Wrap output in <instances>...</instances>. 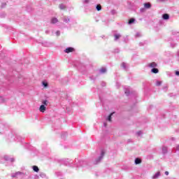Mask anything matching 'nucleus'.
I'll return each instance as SVG.
<instances>
[{"mask_svg":"<svg viewBox=\"0 0 179 179\" xmlns=\"http://www.w3.org/2000/svg\"><path fill=\"white\" fill-rule=\"evenodd\" d=\"M104 155H106V152L104 150H101L100 157L96 160V164L97 163H100V161L103 160V157H104Z\"/></svg>","mask_w":179,"mask_h":179,"instance_id":"1","label":"nucleus"},{"mask_svg":"<svg viewBox=\"0 0 179 179\" xmlns=\"http://www.w3.org/2000/svg\"><path fill=\"white\" fill-rule=\"evenodd\" d=\"M73 51H75V49H73V48L69 47L64 50V52L69 54V52H73Z\"/></svg>","mask_w":179,"mask_h":179,"instance_id":"2","label":"nucleus"},{"mask_svg":"<svg viewBox=\"0 0 179 179\" xmlns=\"http://www.w3.org/2000/svg\"><path fill=\"white\" fill-rule=\"evenodd\" d=\"M20 174H23V173H22V172H20V171H18V172L12 173V174H11V177H12L13 178H15V177H17L18 176H20Z\"/></svg>","mask_w":179,"mask_h":179,"instance_id":"3","label":"nucleus"},{"mask_svg":"<svg viewBox=\"0 0 179 179\" xmlns=\"http://www.w3.org/2000/svg\"><path fill=\"white\" fill-rule=\"evenodd\" d=\"M162 19L164 20H169L170 19V15L167 13L163 14L162 15Z\"/></svg>","mask_w":179,"mask_h":179,"instance_id":"4","label":"nucleus"},{"mask_svg":"<svg viewBox=\"0 0 179 179\" xmlns=\"http://www.w3.org/2000/svg\"><path fill=\"white\" fill-rule=\"evenodd\" d=\"M148 66L150 68H152V69L156 68L157 66V64H156V62H153L152 63L148 64Z\"/></svg>","mask_w":179,"mask_h":179,"instance_id":"5","label":"nucleus"},{"mask_svg":"<svg viewBox=\"0 0 179 179\" xmlns=\"http://www.w3.org/2000/svg\"><path fill=\"white\" fill-rule=\"evenodd\" d=\"M5 160H6L7 162H11V163H13V162H15V159L14 158H9L8 156H5L4 157Z\"/></svg>","mask_w":179,"mask_h":179,"instance_id":"6","label":"nucleus"},{"mask_svg":"<svg viewBox=\"0 0 179 179\" xmlns=\"http://www.w3.org/2000/svg\"><path fill=\"white\" fill-rule=\"evenodd\" d=\"M161 176L160 171H157L153 176H152V179H157L159 178Z\"/></svg>","mask_w":179,"mask_h":179,"instance_id":"7","label":"nucleus"},{"mask_svg":"<svg viewBox=\"0 0 179 179\" xmlns=\"http://www.w3.org/2000/svg\"><path fill=\"white\" fill-rule=\"evenodd\" d=\"M144 8L145 9H150V8H152V4H150V3H145Z\"/></svg>","mask_w":179,"mask_h":179,"instance_id":"8","label":"nucleus"},{"mask_svg":"<svg viewBox=\"0 0 179 179\" xmlns=\"http://www.w3.org/2000/svg\"><path fill=\"white\" fill-rule=\"evenodd\" d=\"M50 23L52 24H55V23H58V20L57 19V17H52L51 19Z\"/></svg>","mask_w":179,"mask_h":179,"instance_id":"9","label":"nucleus"},{"mask_svg":"<svg viewBox=\"0 0 179 179\" xmlns=\"http://www.w3.org/2000/svg\"><path fill=\"white\" fill-rule=\"evenodd\" d=\"M46 110L45 106L44 105H41L39 108V111H41V113H44Z\"/></svg>","mask_w":179,"mask_h":179,"instance_id":"10","label":"nucleus"},{"mask_svg":"<svg viewBox=\"0 0 179 179\" xmlns=\"http://www.w3.org/2000/svg\"><path fill=\"white\" fill-rule=\"evenodd\" d=\"M64 165L65 166H71V164H72V162H71V160H69V159H65L64 161Z\"/></svg>","mask_w":179,"mask_h":179,"instance_id":"11","label":"nucleus"},{"mask_svg":"<svg viewBox=\"0 0 179 179\" xmlns=\"http://www.w3.org/2000/svg\"><path fill=\"white\" fill-rule=\"evenodd\" d=\"M114 37H115V41H117L119 38H121V34H115Z\"/></svg>","mask_w":179,"mask_h":179,"instance_id":"12","label":"nucleus"},{"mask_svg":"<svg viewBox=\"0 0 179 179\" xmlns=\"http://www.w3.org/2000/svg\"><path fill=\"white\" fill-rule=\"evenodd\" d=\"M135 164H141L142 163V159L140 158H136L134 161Z\"/></svg>","mask_w":179,"mask_h":179,"instance_id":"13","label":"nucleus"},{"mask_svg":"<svg viewBox=\"0 0 179 179\" xmlns=\"http://www.w3.org/2000/svg\"><path fill=\"white\" fill-rule=\"evenodd\" d=\"M151 72L152 73H159V69H157L156 67L153 68L151 69Z\"/></svg>","mask_w":179,"mask_h":179,"instance_id":"14","label":"nucleus"},{"mask_svg":"<svg viewBox=\"0 0 179 179\" xmlns=\"http://www.w3.org/2000/svg\"><path fill=\"white\" fill-rule=\"evenodd\" d=\"M32 169H33L34 171H35L36 173H38V171H40V169H38V166H33Z\"/></svg>","mask_w":179,"mask_h":179,"instance_id":"15","label":"nucleus"},{"mask_svg":"<svg viewBox=\"0 0 179 179\" xmlns=\"http://www.w3.org/2000/svg\"><path fill=\"white\" fill-rule=\"evenodd\" d=\"M100 73H106V72H107V69L106 68H101L99 70Z\"/></svg>","mask_w":179,"mask_h":179,"instance_id":"16","label":"nucleus"},{"mask_svg":"<svg viewBox=\"0 0 179 179\" xmlns=\"http://www.w3.org/2000/svg\"><path fill=\"white\" fill-rule=\"evenodd\" d=\"M124 93L127 96H129V87L124 88Z\"/></svg>","mask_w":179,"mask_h":179,"instance_id":"17","label":"nucleus"},{"mask_svg":"<svg viewBox=\"0 0 179 179\" xmlns=\"http://www.w3.org/2000/svg\"><path fill=\"white\" fill-rule=\"evenodd\" d=\"M59 9L64 10L66 8V6H65V4H59Z\"/></svg>","mask_w":179,"mask_h":179,"instance_id":"18","label":"nucleus"},{"mask_svg":"<svg viewBox=\"0 0 179 179\" xmlns=\"http://www.w3.org/2000/svg\"><path fill=\"white\" fill-rule=\"evenodd\" d=\"M63 21L65 22V23H68L69 22V17H66V16H64L63 17Z\"/></svg>","mask_w":179,"mask_h":179,"instance_id":"19","label":"nucleus"},{"mask_svg":"<svg viewBox=\"0 0 179 179\" xmlns=\"http://www.w3.org/2000/svg\"><path fill=\"white\" fill-rule=\"evenodd\" d=\"M133 23H135V18H131L130 20H129V24H132Z\"/></svg>","mask_w":179,"mask_h":179,"instance_id":"20","label":"nucleus"},{"mask_svg":"<svg viewBox=\"0 0 179 179\" xmlns=\"http://www.w3.org/2000/svg\"><path fill=\"white\" fill-rule=\"evenodd\" d=\"M162 153L166 155L167 153V147H162Z\"/></svg>","mask_w":179,"mask_h":179,"instance_id":"21","label":"nucleus"},{"mask_svg":"<svg viewBox=\"0 0 179 179\" xmlns=\"http://www.w3.org/2000/svg\"><path fill=\"white\" fill-rule=\"evenodd\" d=\"M113 114H114V113H110V114L108 116V117H107V120L109 121L110 122V121H111V117H113Z\"/></svg>","mask_w":179,"mask_h":179,"instance_id":"22","label":"nucleus"},{"mask_svg":"<svg viewBox=\"0 0 179 179\" xmlns=\"http://www.w3.org/2000/svg\"><path fill=\"white\" fill-rule=\"evenodd\" d=\"M96 10H98V11L101 10V5L97 4L96 6Z\"/></svg>","mask_w":179,"mask_h":179,"instance_id":"23","label":"nucleus"},{"mask_svg":"<svg viewBox=\"0 0 179 179\" xmlns=\"http://www.w3.org/2000/svg\"><path fill=\"white\" fill-rule=\"evenodd\" d=\"M172 34H173V36H179V32L176 31H173Z\"/></svg>","mask_w":179,"mask_h":179,"instance_id":"24","label":"nucleus"},{"mask_svg":"<svg viewBox=\"0 0 179 179\" xmlns=\"http://www.w3.org/2000/svg\"><path fill=\"white\" fill-rule=\"evenodd\" d=\"M122 66L123 69L127 71V63H125V62L122 63Z\"/></svg>","mask_w":179,"mask_h":179,"instance_id":"25","label":"nucleus"},{"mask_svg":"<svg viewBox=\"0 0 179 179\" xmlns=\"http://www.w3.org/2000/svg\"><path fill=\"white\" fill-rule=\"evenodd\" d=\"M42 104H43V106H48V101H43Z\"/></svg>","mask_w":179,"mask_h":179,"instance_id":"26","label":"nucleus"},{"mask_svg":"<svg viewBox=\"0 0 179 179\" xmlns=\"http://www.w3.org/2000/svg\"><path fill=\"white\" fill-rule=\"evenodd\" d=\"M42 85L44 87H47L48 86V83H47L44 81L42 82Z\"/></svg>","mask_w":179,"mask_h":179,"instance_id":"27","label":"nucleus"},{"mask_svg":"<svg viewBox=\"0 0 179 179\" xmlns=\"http://www.w3.org/2000/svg\"><path fill=\"white\" fill-rule=\"evenodd\" d=\"M140 12H141V13H143L144 12H146V8H145V7L141 8V9H140Z\"/></svg>","mask_w":179,"mask_h":179,"instance_id":"28","label":"nucleus"},{"mask_svg":"<svg viewBox=\"0 0 179 179\" xmlns=\"http://www.w3.org/2000/svg\"><path fill=\"white\" fill-rule=\"evenodd\" d=\"M141 33L137 32L136 34V38H138V37H141Z\"/></svg>","mask_w":179,"mask_h":179,"instance_id":"29","label":"nucleus"},{"mask_svg":"<svg viewBox=\"0 0 179 179\" xmlns=\"http://www.w3.org/2000/svg\"><path fill=\"white\" fill-rule=\"evenodd\" d=\"M40 177H41L42 178H44L45 177V173H41L40 174Z\"/></svg>","mask_w":179,"mask_h":179,"instance_id":"30","label":"nucleus"},{"mask_svg":"<svg viewBox=\"0 0 179 179\" xmlns=\"http://www.w3.org/2000/svg\"><path fill=\"white\" fill-rule=\"evenodd\" d=\"M156 85H157V86H160V85H162V81H157V83H156Z\"/></svg>","mask_w":179,"mask_h":179,"instance_id":"31","label":"nucleus"},{"mask_svg":"<svg viewBox=\"0 0 179 179\" xmlns=\"http://www.w3.org/2000/svg\"><path fill=\"white\" fill-rule=\"evenodd\" d=\"M90 2V0H84L83 3H89Z\"/></svg>","mask_w":179,"mask_h":179,"instance_id":"32","label":"nucleus"},{"mask_svg":"<svg viewBox=\"0 0 179 179\" xmlns=\"http://www.w3.org/2000/svg\"><path fill=\"white\" fill-rule=\"evenodd\" d=\"M5 6H6V3H2L1 8H5Z\"/></svg>","mask_w":179,"mask_h":179,"instance_id":"33","label":"nucleus"},{"mask_svg":"<svg viewBox=\"0 0 179 179\" xmlns=\"http://www.w3.org/2000/svg\"><path fill=\"white\" fill-rule=\"evenodd\" d=\"M142 134V131H138L137 132V135L138 136H141V134Z\"/></svg>","mask_w":179,"mask_h":179,"instance_id":"34","label":"nucleus"},{"mask_svg":"<svg viewBox=\"0 0 179 179\" xmlns=\"http://www.w3.org/2000/svg\"><path fill=\"white\" fill-rule=\"evenodd\" d=\"M56 34L57 36H59L61 34V32L59 31H57Z\"/></svg>","mask_w":179,"mask_h":179,"instance_id":"35","label":"nucleus"},{"mask_svg":"<svg viewBox=\"0 0 179 179\" xmlns=\"http://www.w3.org/2000/svg\"><path fill=\"white\" fill-rule=\"evenodd\" d=\"M176 75L177 76H179V71H176Z\"/></svg>","mask_w":179,"mask_h":179,"instance_id":"36","label":"nucleus"},{"mask_svg":"<svg viewBox=\"0 0 179 179\" xmlns=\"http://www.w3.org/2000/svg\"><path fill=\"white\" fill-rule=\"evenodd\" d=\"M165 176H169V171H165Z\"/></svg>","mask_w":179,"mask_h":179,"instance_id":"37","label":"nucleus"},{"mask_svg":"<svg viewBox=\"0 0 179 179\" xmlns=\"http://www.w3.org/2000/svg\"><path fill=\"white\" fill-rule=\"evenodd\" d=\"M159 1V2H164V1H166V0H158Z\"/></svg>","mask_w":179,"mask_h":179,"instance_id":"38","label":"nucleus"},{"mask_svg":"<svg viewBox=\"0 0 179 179\" xmlns=\"http://www.w3.org/2000/svg\"><path fill=\"white\" fill-rule=\"evenodd\" d=\"M176 150H179V145L176 147Z\"/></svg>","mask_w":179,"mask_h":179,"instance_id":"39","label":"nucleus"},{"mask_svg":"<svg viewBox=\"0 0 179 179\" xmlns=\"http://www.w3.org/2000/svg\"><path fill=\"white\" fill-rule=\"evenodd\" d=\"M104 127H107V123L103 124Z\"/></svg>","mask_w":179,"mask_h":179,"instance_id":"40","label":"nucleus"},{"mask_svg":"<svg viewBox=\"0 0 179 179\" xmlns=\"http://www.w3.org/2000/svg\"><path fill=\"white\" fill-rule=\"evenodd\" d=\"M102 86H106V83H103V84H102Z\"/></svg>","mask_w":179,"mask_h":179,"instance_id":"41","label":"nucleus"},{"mask_svg":"<svg viewBox=\"0 0 179 179\" xmlns=\"http://www.w3.org/2000/svg\"><path fill=\"white\" fill-rule=\"evenodd\" d=\"M45 33H46V34H48V31H46Z\"/></svg>","mask_w":179,"mask_h":179,"instance_id":"42","label":"nucleus"},{"mask_svg":"<svg viewBox=\"0 0 179 179\" xmlns=\"http://www.w3.org/2000/svg\"><path fill=\"white\" fill-rule=\"evenodd\" d=\"M139 44H140V45H143V44H142V43H140Z\"/></svg>","mask_w":179,"mask_h":179,"instance_id":"43","label":"nucleus"},{"mask_svg":"<svg viewBox=\"0 0 179 179\" xmlns=\"http://www.w3.org/2000/svg\"><path fill=\"white\" fill-rule=\"evenodd\" d=\"M62 138H64V135H62Z\"/></svg>","mask_w":179,"mask_h":179,"instance_id":"44","label":"nucleus"}]
</instances>
